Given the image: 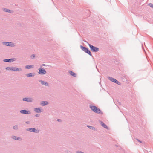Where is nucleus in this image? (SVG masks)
<instances>
[{"mask_svg": "<svg viewBox=\"0 0 153 153\" xmlns=\"http://www.w3.org/2000/svg\"><path fill=\"white\" fill-rule=\"evenodd\" d=\"M81 49L85 53L89 54L90 56H92V54L90 50L86 47L82 45L80 46Z\"/></svg>", "mask_w": 153, "mask_h": 153, "instance_id": "3", "label": "nucleus"}, {"mask_svg": "<svg viewBox=\"0 0 153 153\" xmlns=\"http://www.w3.org/2000/svg\"><path fill=\"white\" fill-rule=\"evenodd\" d=\"M34 111L37 113H40L42 112L40 108H37L34 109Z\"/></svg>", "mask_w": 153, "mask_h": 153, "instance_id": "18", "label": "nucleus"}, {"mask_svg": "<svg viewBox=\"0 0 153 153\" xmlns=\"http://www.w3.org/2000/svg\"><path fill=\"white\" fill-rule=\"evenodd\" d=\"M137 140L139 142H140V143H142V142L140 140H139L138 139H137Z\"/></svg>", "mask_w": 153, "mask_h": 153, "instance_id": "29", "label": "nucleus"}, {"mask_svg": "<svg viewBox=\"0 0 153 153\" xmlns=\"http://www.w3.org/2000/svg\"><path fill=\"white\" fill-rule=\"evenodd\" d=\"M35 55H34V54H32V55L30 57H31V59H33V58H35Z\"/></svg>", "mask_w": 153, "mask_h": 153, "instance_id": "26", "label": "nucleus"}, {"mask_svg": "<svg viewBox=\"0 0 153 153\" xmlns=\"http://www.w3.org/2000/svg\"><path fill=\"white\" fill-rule=\"evenodd\" d=\"M22 140V138L20 137H17V139L16 140H18L19 141H21Z\"/></svg>", "mask_w": 153, "mask_h": 153, "instance_id": "24", "label": "nucleus"}, {"mask_svg": "<svg viewBox=\"0 0 153 153\" xmlns=\"http://www.w3.org/2000/svg\"><path fill=\"white\" fill-rule=\"evenodd\" d=\"M58 121H59V119H58Z\"/></svg>", "mask_w": 153, "mask_h": 153, "instance_id": "31", "label": "nucleus"}, {"mask_svg": "<svg viewBox=\"0 0 153 153\" xmlns=\"http://www.w3.org/2000/svg\"><path fill=\"white\" fill-rule=\"evenodd\" d=\"M2 44L4 45L10 47H13L14 44L13 43L11 42H3Z\"/></svg>", "mask_w": 153, "mask_h": 153, "instance_id": "7", "label": "nucleus"}, {"mask_svg": "<svg viewBox=\"0 0 153 153\" xmlns=\"http://www.w3.org/2000/svg\"><path fill=\"white\" fill-rule=\"evenodd\" d=\"M6 70L13 71V67H7L5 68Z\"/></svg>", "mask_w": 153, "mask_h": 153, "instance_id": "21", "label": "nucleus"}, {"mask_svg": "<svg viewBox=\"0 0 153 153\" xmlns=\"http://www.w3.org/2000/svg\"><path fill=\"white\" fill-rule=\"evenodd\" d=\"M39 82L41 83L42 85H45V86H49V83L46 82H45L44 81L42 80H39Z\"/></svg>", "mask_w": 153, "mask_h": 153, "instance_id": "11", "label": "nucleus"}, {"mask_svg": "<svg viewBox=\"0 0 153 153\" xmlns=\"http://www.w3.org/2000/svg\"><path fill=\"white\" fill-rule=\"evenodd\" d=\"M26 123L27 124H29L30 123V122L29 121H27L26 122Z\"/></svg>", "mask_w": 153, "mask_h": 153, "instance_id": "28", "label": "nucleus"}, {"mask_svg": "<svg viewBox=\"0 0 153 153\" xmlns=\"http://www.w3.org/2000/svg\"><path fill=\"white\" fill-rule=\"evenodd\" d=\"M87 127L88 128H90L92 130H93L94 131H97V128H96L87 125Z\"/></svg>", "mask_w": 153, "mask_h": 153, "instance_id": "15", "label": "nucleus"}, {"mask_svg": "<svg viewBox=\"0 0 153 153\" xmlns=\"http://www.w3.org/2000/svg\"><path fill=\"white\" fill-rule=\"evenodd\" d=\"M69 73H70V74L73 76L74 77H76L77 76L76 74V73H74L73 72L71 71H69Z\"/></svg>", "mask_w": 153, "mask_h": 153, "instance_id": "19", "label": "nucleus"}, {"mask_svg": "<svg viewBox=\"0 0 153 153\" xmlns=\"http://www.w3.org/2000/svg\"><path fill=\"white\" fill-rule=\"evenodd\" d=\"M1 71H0V73H1Z\"/></svg>", "mask_w": 153, "mask_h": 153, "instance_id": "32", "label": "nucleus"}, {"mask_svg": "<svg viewBox=\"0 0 153 153\" xmlns=\"http://www.w3.org/2000/svg\"><path fill=\"white\" fill-rule=\"evenodd\" d=\"M16 60L15 58H13L10 59H5L3 60V61L6 62H12Z\"/></svg>", "mask_w": 153, "mask_h": 153, "instance_id": "8", "label": "nucleus"}, {"mask_svg": "<svg viewBox=\"0 0 153 153\" xmlns=\"http://www.w3.org/2000/svg\"><path fill=\"white\" fill-rule=\"evenodd\" d=\"M100 123L101 124V126L104 128L107 129H108V126L103 122L101 121L100 122Z\"/></svg>", "mask_w": 153, "mask_h": 153, "instance_id": "16", "label": "nucleus"}, {"mask_svg": "<svg viewBox=\"0 0 153 153\" xmlns=\"http://www.w3.org/2000/svg\"><path fill=\"white\" fill-rule=\"evenodd\" d=\"M39 71L38 72V73L40 74H45L47 73L45 69L42 68V66H41L40 68L39 69Z\"/></svg>", "mask_w": 153, "mask_h": 153, "instance_id": "6", "label": "nucleus"}, {"mask_svg": "<svg viewBox=\"0 0 153 153\" xmlns=\"http://www.w3.org/2000/svg\"><path fill=\"white\" fill-rule=\"evenodd\" d=\"M22 70V69L20 68L13 67V71H20Z\"/></svg>", "mask_w": 153, "mask_h": 153, "instance_id": "14", "label": "nucleus"}, {"mask_svg": "<svg viewBox=\"0 0 153 153\" xmlns=\"http://www.w3.org/2000/svg\"><path fill=\"white\" fill-rule=\"evenodd\" d=\"M149 5L152 8H153V4L151 3H149Z\"/></svg>", "mask_w": 153, "mask_h": 153, "instance_id": "25", "label": "nucleus"}, {"mask_svg": "<svg viewBox=\"0 0 153 153\" xmlns=\"http://www.w3.org/2000/svg\"><path fill=\"white\" fill-rule=\"evenodd\" d=\"M23 101H27L28 102H33L34 100V99L30 97H25L24 98L22 99Z\"/></svg>", "mask_w": 153, "mask_h": 153, "instance_id": "9", "label": "nucleus"}, {"mask_svg": "<svg viewBox=\"0 0 153 153\" xmlns=\"http://www.w3.org/2000/svg\"><path fill=\"white\" fill-rule=\"evenodd\" d=\"M89 107L92 111L96 113L100 114H103L101 110L96 106L91 105Z\"/></svg>", "mask_w": 153, "mask_h": 153, "instance_id": "1", "label": "nucleus"}, {"mask_svg": "<svg viewBox=\"0 0 153 153\" xmlns=\"http://www.w3.org/2000/svg\"><path fill=\"white\" fill-rule=\"evenodd\" d=\"M108 79L112 82L117 84L118 85H120L121 84L120 82L112 77L108 76Z\"/></svg>", "mask_w": 153, "mask_h": 153, "instance_id": "4", "label": "nucleus"}, {"mask_svg": "<svg viewBox=\"0 0 153 153\" xmlns=\"http://www.w3.org/2000/svg\"><path fill=\"white\" fill-rule=\"evenodd\" d=\"M143 1L144 0H143Z\"/></svg>", "mask_w": 153, "mask_h": 153, "instance_id": "33", "label": "nucleus"}, {"mask_svg": "<svg viewBox=\"0 0 153 153\" xmlns=\"http://www.w3.org/2000/svg\"><path fill=\"white\" fill-rule=\"evenodd\" d=\"M89 45L91 50L93 52H96L98 51L99 50V49L95 46H93L91 44H89L86 41H85Z\"/></svg>", "mask_w": 153, "mask_h": 153, "instance_id": "2", "label": "nucleus"}, {"mask_svg": "<svg viewBox=\"0 0 153 153\" xmlns=\"http://www.w3.org/2000/svg\"><path fill=\"white\" fill-rule=\"evenodd\" d=\"M48 102L47 101H42L41 103V105L42 106L46 105H48Z\"/></svg>", "mask_w": 153, "mask_h": 153, "instance_id": "17", "label": "nucleus"}, {"mask_svg": "<svg viewBox=\"0 0 153 153\" xmlns=\"http://www.w3.org/2000/svg\"><path fill=\"white\" fill-rule=\"evenodd\" d=\"M26 130L27 131H30V132H32L34 133H38L39 132V130L38 129H36L35 128H28L26 129Z\"/></svg>", "mask_w": 153, "mask_h": 153, "instance_id": "5", "label": "nucleus"}, {"mask_svg": "<svg viewBox=\"0 0 153 153\" xmlns=\"http://www.w3.org/2000/svg\"><path fill=\"white\" fill-rule=\"evenodd\" d=\"M40 116L39 114H37L35 115V116L36 117H39Z\"/></svg>", "mask_w": 153, "mask_h": 153, "instance_id": "27", "label": "nucleus"}, {"mask_svg": "<svg viewBox=\"0 0 153 153\" xmlns=\"http://www.w3.org/2000/svg\"><path fill=\"white\" fill-rule=\"evenodd\" d=\"M47 65L45 64H42V65L41 66H46Z\"/></svg>", "mask_w": 153, "mask_h": 153, "instance_id": "30", "label": "nucleus"}, {"mask_svg": "<svg viewBox=\"0 0 153 153\" xmlns=\"http://www.w3.org/2000/svg\"><path fill=\"white\" fill-rule=\"evenodd\" d=\"M35 74L34 73H31L26 74V75L27 77H32L34 76Z\"/></svg>", "mask_w": 153, "mask_h": 153, "instance_id": "13", "label": "nucleus"}, {"mask_svg": "<svg viewBox=\"0 0 153 153\" xmlns=\"http://www.w3.org/2000/svg\"><path fill=\"white\" fill-rule=\"evenodd\" d=\"M20 112L21 113L23 114H31V113L29 111L25 110H20Z\"/></svg>", "mask_w": 153, "mask_h": 153, "instance_id": "10", "label": "nucleus"}, {"mask_svg": "<svg viewBox=\"0 0 153 153\" xmlns=\"http://www.w3.org/2000/svg\"><path fill=\"white\" fill-rule=\"evenodd\" d=\"M13 128L14 130H17L18 129V126L17 125L14 126L13 127Z\"/></svg>", "mask_w": 153, "mask_h": 153, "instance_id": "22", "label": "nucleus"}, {"mask_svg": "<svg viewBox=\"0 0 153 153\" xmlns=\"http://www.w3.org/2000/svg\"><path fill=\"white\" fill-rule=\"evenodd\" d=\"M17 137H16V136H12V138L13 139L16 140L17 139Z\"/></svg>", "mask_w": 153, "mask_h": 153, "instance_id": "23", "label": "nucleus"}, {"mask_svg": "<svg viewBox=\"0 0 153 153\" xmlns=\"http://www.w3.org/2000/svg\"><path fill=\"white\" fill-rule=\"evenodd\" d=\"M33 65H26L25 67V68L26 69H30L33 68Z\"/></svg>", "mask_w": 153, "mask_h": 153, "instance_id": "20", "label": "nucleus"}, {"mask_svg": "<svg viewBox=\"0 0 153 153\" xmlns=\"http://www.w3.org/2000/svg\"><path fill=\"white\" fill-rule=\"evenodd\" d=\"M5 12H8L10 13H13V11L11 10L8 9L6 8H4L2 9Z\"/></svg>", "mask_w": 153, "mask_h": 153, "instance_id": "12", "label": "nucleus"}]
</instances>
